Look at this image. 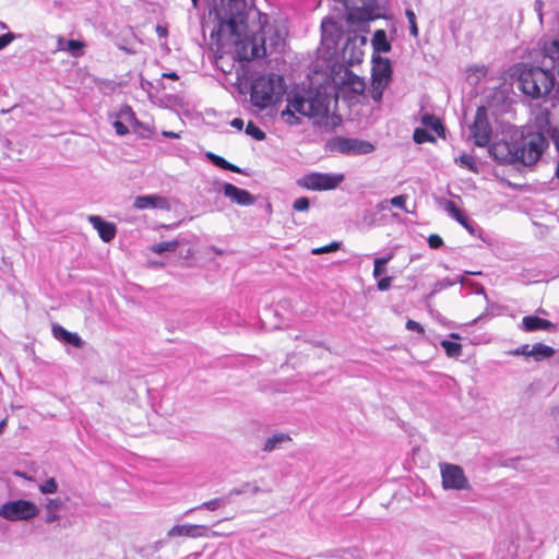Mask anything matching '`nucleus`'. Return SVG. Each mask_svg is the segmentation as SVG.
<instances>
[{
	"instance_id": "nucleus-47",
	"label": "nucleus",
	"mask_w": 559,
	"mask_h": 559,
	"mask_svg": "<svg viewBox=\"0 0 559 559\" xmlns=\"http://www.w3.org/2000/svg\"><path fill=\"white\" fill-rule=\"evenodd\" d=\"M406 329L408 331H415L420 334H423L425 331L421 324L411 319L406 321Z\"/></svg>"
},
{
	"instance_id": "nucleus-50",
	"label": "nucleus",
	"mask_w": 559,
	"mask_h": 559,
	"mask_svg": "<svg viewBox=\"0 0 559 559\" xmlns=\"http://www.w3.org/2000/svg\"><path fill=\"white\" fill-rule=\"evenodd\" d=\"M247 486H248V485L243 486V487H242V488H240V489H231V490H230V491L225 496V497H227V498H228V502L230 501L231 496H234V495H241V493L246 492V487H247Z\"/></svg>"
},
{
	"instance_id": "nucleus-26",
	"label": "nucleus",
	"mask_w": 559,
	"mask_h": 559,
	"mask_svg": "<svg viewBox=\"0 0 559 559\" xmlns=\"http://www.w3.org/2000/svg\"><path fill=\"white\" fill-rule=\"evenodd\" d=\"M487 75V68L481 66H474L467 70V81L471 84H478Z\"/></svg>"
},
{
	"instance_id": "nucleus-16",
	"label": "nucleus",
	"mask_w": 559,
	"mask_h": 559,
	"mask_svg": "<svg viewBox=\"0 0 559 559\" xmlns=\"http://www.w3.org/2000/svg\"><path fill=\"white\" fill-rule=\"evenodd\" d=\"M520 329L524 332L551 331L556 329V325L546 319L535 316H526L522 319Z\"/></svg>"
},
{
	"instance_id": "nucleus-13",
	"label": "nucleus",
	"mask_w": 559,
	"mask_h": 559,
	"mask_svg": "<svg viewBox=\"0 0 559 559\" xmlns=\"http://www.w3.org/2000/svg\"><path fill=\"white\" fill-rule=\"evenodd\" d=\"M222 191L227 199L238 205L248 206L253 204L255 200L249 191L229 182H223Z\"/></svg>"
},
{
	"instance_id": "nucleus-17",
	"label": "nucleus",
	"mask_w": 559,
	"mask_h": 559,
	"mask_svg": "<svg viewBox=\"0 0 559 559\" xmlns=\"http://www.w3.org/2000/svg\"><path fill=\"white\" fill-rule=\"evenodd\" d=\"M52 335L56 340L70 344L76 348H82L84 345L83 340L78 333L70 332L59 324L52 325Z\"/></svg>"
},
{
	"instance_id": "nucleus-8",
	"label": "nucleus",
	"mask_w": 559,
	"mask_h": 559,
	"mask_svg": "<svg viewBox=\"0 0 559 559\" xmlns=\"http://www.w3.org/2000/svg\"><path fill=\"white\" fill-rule=\"evenodd\" d=\"M489 154L500 163H516L518 153L515 150V131L503 134V138L495 141L489 146Z\"/></svg>"
},
{
	"instance_id": "nucleus-55",
	"label": "nucleus",
	"mask_w": 559,
	"mask_h": 559,
	"mask_svg": "<svg viewBox=\"0 0 559 559\" xmlns=\"http://www.w3.org/2000/svg\"><path fill=\"white\" fill-rule=\"evenodd\" d=\"M163 76L171 80L178 79V74L176 72L164 73Z\"/></svg>"
},
{
	"instance_id": "nucleus-30",
	"label": "nucleus",
	"mask_w": 559,
	"mask_h": 559,
	"mask_svg": "<svg viewBox=\"0 0 559 559\" xmlns=\"http://www.w3.org/2000/svg\"><path fill=\"white\" fill-rule=\"evenodd\" d=\"M421 122L426 128L433 130L438 135L443 132V127L440 120L433 115H425L421 118Z\"/></svg>"
},
{
	"instance_id": "nucleus-2",
	"label": "nucleus",
	"mask_w": 559,
	"mask_h": 559,
	"mask_svg": "<svg viewBox=\"0 0 559 559\" xmlns=\"http://www.w3.org/2000/svg\"><path fill=\"white\" fill-rule=\"evenodd\" d=\"M551 68L549 58H546L544 50L543 67L523 66L519 73L520 90L532 98L546 96L554 87L555 76L549 70Z\"/></svg>"
},
{
	"instance_id": "nucleus-61",
	"label": "nucleus",
	"mask_w": 559,
	"mask_h": 559,
	"mask_svg": "<svg viewBox=\"0 0 559 559\" xmlns=\"http://www.w3.org/2000/svg\"><path fill=\"white\" fill-rule=\"evenodd\" d=\"M192 2H193V4H194V7H195V5H197V3H198V0H192Z\"/></svg>"
},
{
	"instance_id": "nucleus-7",
	"label": "nucleus",
	"mask_w": 559,
	"mask_h": 559,
	"mask_svg": "<svg viewBox=\"0 0 559 559\" xmlns=\"http://www.w3.org/2000/svg\"><path fill=\"white\" fill-rule=\"evenodd\" d=\"M372 90L371 97L380 102L384 90L389 85L392 76V69L389 59L380 56L372 57Z\"/></svg>"
},
{
	"instance_id": "nucleus-57",
	"label": "nucleus",
	"mask_w": 559,
	"mask_h": 559,
	"mask_svg": "<svg viewBox=\"0 0 559 559\" xmlns=\"http://www.w3.org/2000/svg\"><path fill=\"white\" fill-rule=\"evenodd\" d=\"M450 337L453 338V340H460L461 338V336L457 333H451Z\"/></svg>"
},
{
	"instance_id": "nucleus-3",
	"label": "nucleus",
	"mask_w": 559,
	"mask_h": 559,
	"mask_svg": "<svg viewBox=\"0 0 559 559\" xmlns=\"http://www.w3.org/2000/svg\"><path fill=\"white\" fill-rule=\"evenodd\" d=\"M284 93L285 85L281 75H261L251 85V103L253 106L264 109L275 104Z\"/></svg>"
},
{
	"instance_id": "nucleus-21",
	"label": "nucleus",
	"mask_w": 559,
	"mask_h": 559,
	"mask_svg": "<svg viewBox=\"0 0 559 559\" xmlns=\"http://www.w3.org/2000/svg\"><path fill=\"white\" fill-rule=\"evenodd\" d=\"M555 355V349L546 344L536 343L530 349V357L534 360L540 361L546 358H550Z\"/></svg>"
},
{
	"instance_id": "nucleus-42",
	"label": "nucleus",
	"mask_w": 559,
	"mask_h": 559,
	"mask_svg": "<svg viewBox=\"0 0 559 559\" xmlns=\"http://www.w3.org/2000/svg\"><path fill=\"white\" fill-rule=\"evenodd\" d=\"M16 35L13 33H7L0 36V50L4 49L9 46L14 39Z\"/></svg>"
},
{
	"instance_id": "nucleus-56",
	"label": "nucleus",
	"mask_w": 559,
	"mask_h": 559,
	"mask_svg": "<svg viewBox=\"0 0 559 559\" xmlns=\"http://www.w3.org/2000/svg\"><path fill=\"white\" fill-rule=\"evenodd\" d=\"M465 217H466V216H465V215L462 213V211H461V212H460L459 214H456L453 218H454L457 223L463 224V222H462V221H463Z\"/></svg>"
},
{
	"instance_id": "nucleus-4",
	"label": "nucleus",
	"mask_w": 559,
	"mask_h": 559,
	"mask_svg": "<svg viewBox=\"0 0 559 559\" xmlns=\"http://www.w3.org/2000/svg\"><path fill=\"white\" fill-rule=\"evenodd\" d=\"M548 145L547 139L539 132L527 134L515 131L516 163L525 166L534 165Z\"/></svg>"
},
{
	"instance_id": "nucleus-25",
	"label": "nucleus",
	"mask_w": 559,
	"mask_h": 559,
	"mask_svg": "<svg viewBox=\"0 0 559 559\" xmlns=\"http://www.w3.org/2000/svg\"><path fill=\"white\" fill-rule=\"evenodd\" d=\"M227 503H228V498L227 497L215 498V499L205 501V502L201 503L200 506H198L195 508H192V509L188 510L186 512V514H189V513H191V512H193L195 510L215 511V510H217L219 508L225 507Z\"/></svg>"
},
{
	"instance_id": "nucleus-14",
	"label": "nucleus",
	"mask_w": 559,
	"mask_h": 559,
	"mask_svg": "<svg viewBox=\"0 0 559 559\" xmlns=\"http://www.w3.org/2000/svg\"><path fill=\"white\" fill-rule=\"evenodd\" d=\"M133 207L136 210L158 209L164 211L170 210L169 201L158 194L139 195L133 201Z\"/></svg>"
},
{
	"instance_id": "nucleus-53",
	"label": "nucleus",
	"mask_w": 559,
	"mask_h": 559,
	"mask_svg": "<svg viewBox=\"0 0 559 559\" xmlns=\"http://www.w3.org/2000/svg\"><path fill=\"white\" fill-rule=\"evenodd\" d=\"M162 134L164 136L170 138V139H179L180 138L179 133H176V132H173V131H163Z\"/></svg>"
},
{
	"instance_id": "nucleus-40",
	"label": "nucleus",
	"mask_w": 559,
	"mask_h": 559,
	"mask_svg": "<svg viewBox=\"0 0 559 559\" xmlns=\"http://www.w3.org/2000/svg\"><path fill=\"white\" fill-rule=\"evenodd\" d=\"M309 199L306 197L298 198L293 203V209L297 212H306L309 209Z\"/></svg>"
},
{
	"instance_id": "nucleus-10",
	"label": "nucleus",
	"mask_w": 559,
	"mask_h": 559,
	"mask_svg": "<svg viewBox=\"0 0 559 559\" xmlns=\"http://www.w3.org/2000/svg\"><path fill=\"white\" fill-rule=\"evenodd\" d=\"M332 150L344 155L355 156L369 154L374 146L368 141L340 136L333 140Z\"/></svg>"
},
{
	"instance_id": "nucleus-12",
	"label": "nucleus",
	"mask_w": 559,
	"mask_h": 559,
	"mask_svg": "<svg viewBox=\"0 0 559 559\" xmlns=\"http://www.w3.org/2000/svg\"><path fill=\"white\" fill-rule=\"evenodd\" d=\"M190 537V538H200V537H216V536H225V534H221L215 531H211L206 525H198V524H182L175 525L167 532V537Z\"/></svg>"
},
{
	"instance_id": "nucleus-5",
	"label": "nucleus",
	"mask_w": 559,
	"mask_h": 559,
	"mask_svg": "<svg viewBox=\"0 0 559 559\" xmlns=\"http://www.w3.org/2000/svg\"><path fill=\"white\" fill-rule=\"evenodd\" d=\"M345 179L343 174L311 171L298 178V187L311 191H329L336 189Z\"/></svg>"
},
{
	"instance_id": "nucleus-49",
	"label": "nucleus",
	"mask_w": 559,
	"mask_h": 559,
	"mask_svg": "<svg viewBox=\"0 0 559 559\" xmlns=\"http://www.w3.org/2000/svg\"><path fill=\"white\" fill-rule=\"evenodd\" d=\"M463 224H461L466 230H468L471 234H475V227L472 222L468 221L467 217H465L463 221Z\"/></svg>"
},
{
	"instance_id": "nucleus-54",
	"label": "nucleus",
	"mask_w": 559,
	"mask_h": 559,
	"mask_svg": "<svg viewBox=\"0 0 559 559\" xmlns=\"http://www.w3.org/2000/svg\"><path fill=\"white\" fill-rule=\"evenodd\" d=\"M156 32L159 37H165L167 35V29L163 26H157Z\"/></svg>"
},
{
	"instance_id": "nucleus-32",
	"label": "nucleus",
	"mask_w": 559,
	"mask_h": 559,
	"mask_svg": "<svg viewBox=\"0 0 559 559\" xmlns=\"http://www.w3.org/2000/svg\"><path fill=\"white\" fill-rule=\"evenodd\" d=\"M38 490H39L43 495H51V493L57 492V490H58V484H57V480H56L53 477H49V478H47L45 481H43V483L38 486Z\"/></svg>"
},
{
	"instance_id": "nucleus-46",
	"label": "nucleus",
	"mask_w": 559,
	"mask_h": 559,
	"mask_svg": "<svg viewBox=\"0 0 559 559\" xmlns=\"http://www.w3.org/2000/svg\"><path fill=\"white\" fill-rule=\"evenodd\" d=\"M391 284H392V277L386 276V277H382L378 281L377 287L380 292H385L391 287Z\"/></svg>"
},
{
	"instance_id": "nucleus-60",
	"label": "nucleus",
	"mask_w": 559,
	"mask_h": 559,
	"mask_svg": "<svg viewBox=\"0 0 559 559\" xmlns=\"http://www.w3.org/2000/svg\"><path fill=\"white\" fill-rule=\"evenodd\" d=\"M556 440H557V447L559 449V437H557Z\"/></svg>"
},
{
	"instance_id": "nucleus-51",
	"label": "nucleus",
	"mask_w": 559,
	"mask_h": 559,
	"mask_svg": "<svg viewBox=\"0 0 559 559\" xmlns=\"http://www.w3.org/2000/svg\"><path fill=\"white\" fill-rule=\"evenodd\" d=\"M390 206H391V203L389 202V200H383L377 204V209L379 211H388V210H390Z\"/></svg>"
},
{
	"instance_id": "nucleus-36",
	"label": "nucleus",
	"mask_w": 559,
	"mask_h": 559,
	"mask_svg": "<svg viewBox=\"0 0 559 559\" xmlns=\"http://www.w3.org/2000/svg\"><path fill=\"white\" fill-rule=\"evenodd\" d=\"M348 83L352 85L353 91L361 93L365 90V82L353 73L347 72Z\"/></svg>"
},
{
	"instance_id": "nucleus-41",
	"label": "nucleus",
	"mask_w": 559,
	"mask_h": 559,
	"mask_svg": "<svg viewBox=\"0 0 559 559\" xmlns=\"http://www.w3.org/2000/svg\"><path fill=\"white\" fill-rule=\"evenodd\" d=\"M348 9H360L368 5L372 0H341Z\"/></svg>"
},
{
	"instance_id": "nucleus-58",
	"label": "nucleus",
	"mask_w": 559,
	"mask_h": 559,
	"mask_svg": "<svg viewBox=\"0 0 559 559\" xmlns=\"http://www.w3.org/2000/svg\"><path fill=\"white\" fill-rule=\"evenodd\" d=\"M8 25L3 22H0V29H7Z\"/></svg>"
},
{
	"instance_id": "nucleus-39",
	"label": "nucleus",
	"mask_w": 559,
	"mask_h": 559,
	"mask_svg": "<svg viewBox=\"0 0 559 559\" xmlns=\"http://www.w3.org/2000/svg\"><path fill=\"white\" fill-rule=\"evenodd\" d=\"M338 248H340V242L333 241V242H331L328 246H323V247H319V248H313L311 250V253L318 255V254H323V253L336 251Z\"/></svg>"
},
{
	"instance_id": "nucleus-28",
	"label": "nucleus",
	"mask_w": 559,
	"mask_h": 559,
	"mask_svg": "<svg viewBox=\"0 0 559 559\" xmlns=\"http://www.w3.org/2000/svg\"><path fill=\"white\" fill-rule=\"evenodd\" d=\"M393 253L390 252L385 257L376 258L373 261L374 267L372 275L374 278H379L385 272V265L392 260Z\"/></svg>"
},
{
	"instance_id": "nucleus-48",
	"label": "nucleus",
	"mask_w": 559,
	"mask_h": 559,
	"mask_svg": "<svg viewBox=\"0 0 559 559\" xmlns=\"http://www.w3.org/2000/svg\"><path fill=\"white\" fill-rule=\"evenodd\" d=\"M114 128L119 135H124L129 132V129L121 121H115Z\"/></svg>"
},
{
	"instance_id": "nucleus-18",
	"label": "nucleus",
	"mask_w": 559,
	"mask_h": 559,
	"mask_svg": "<svg viewBox=\"0 0 559 559\" xmlns=\"http://www.w3.org/2000/svg\"><path fill=\"white\" fill-rule=\"evenodd\" d=\"M321 29L322 40L328 46H330V44L335 45L338 41L341 33L335 22L329 19L323 20L321 23Z\"/></svg>"
},
{
	"instance_id": "nucleus-59",
	"label": "nucleus",
	"mask_w": 559,
	"mask_h": 559,
	"mask_svg": "<svg viewBox=\"0 0 559 559\" xmlns=\"http://www.w3.org/2000/svg\"><path fill=\"white\" fill-rule=\"evenodd\" d=\"M252 491H253L254 493H255V492H258V491H259V487H257V486H255V487H253Z\"/></svg>"
},
{
	"instance_id": "nucleus-22",
	"label": "nucleus",
	"mask_w": 559,
	"mask_h": 559,
	"mask_svg": "<svg viewBox=\"0 0 559 559\" xmlns=\"http://www.w3.org/2000/svg\"><path fill=\"white\" fill-rule=\"evenodd\" d=\"M83 46H84L83 43L80 40H75V39L64 40L62 38H59L57 48L59 50L68 51L74 57H78V56L82 55Z\"/></svg>"
},
{
	"instance_id": "nucleus-43",
	"label": "nucleus",
	"mask_w": 559,
	"mask_h": 559,
	"mask_svg": "<svg viewBox=\"0 0 559 559\" xmlns=\"http://www.w3.org/2000/svg\"><path fill=\"white\" fill-rule=\"evenodd\" d=\"M444 211L451 216L454 217L456 214L461 212V210L455 205L453 201H445Z\"/></svg>"
},
{
	"instance_id": "nucleus-6",
	"label": "nucleus",
	"mask_w": 559,
	"mask_h": 559,
	"mask_svg": "<svg viewBox=\"0 0 559 559\" xmlns=\"http://www.w3.org/2000/svg\"><path fill=\"white\" fill-rule=\"evenodd\" d=\"M38 513L36 503L24 499L8 501L0 507V518L11 522L29 521Z\"/></svg>"
},
{
	"instance_id": "nucleus-45",
	"label": "nucleus",
	"mask_w": 559,
	"mask_h": 559,
	"mask_svg": "<svg viewBox=\"0 0 559 559\" xmlns=\"http://www.w3.org/2000/svg\"><path fill=\"white\" fill-rule=\"evenodd\" d=\"M530 345L525 344V345H522L515 349H512L510 352V355H513V356H526V357H530Z\"/></svg>"
},
{
	"instance_id": "nucleus-44",
	"label": "nucleus",
	"mask_w": 559,
	"mask_h": 559,
	"mask_svg": "<svg viewBox=\"0 0 559 559\" xmlns=\"http://www.w3.org/2000/svg\"><path fill=\"white\" fill-rule=\"evenodd\" d=\"M428 245L432 249H438L443 245V240L439 235H430L428 238Z\"/></svg>"
},
{
	"instance_id": "nucleus-37",
	"label": "nucleus",
	"mask_w": 559,
	"mask_h": 559,
	"mask_svg": "<svg viewBox=\"0 0 559 559\" xmlns=\"http://www.w3.org/2000/svg\"><path fill=\"white\" fill-rule=\"evenodd\" d=\"M405 14H406V17H407L408 23H409V33H411V35L414 36V37H417L418 36V27H417L416 15H415L414 11L407 9Z\"/></svg>"
},
{
	"instance_id": "nucleus-33",
	"label": "nucleus",
	"mask_w": 559,
	"mask_h": 559,
	"mask_svg": "<svg viewBox=\"0 0 559 559\" xmlns=\"http://www.w3.org/2000/svg\"><path fill=\"white\" fill-rule=\"evenodd\" d=\"M246 133L258 141L265 139V133L253 122H249L246 127Z\"/></svg>"
},
{
	"instance_id": "nucleus-52",
	"label": "nucleus",
	"mask_w": 559,
	"mask_h": 559,
	"mask_svg": "<svg viewBox=\"0 0 559 559\" xmlns=\"http://www.w3.org/2000/svg\"><path fill=\"white\" fill-rule=\"evenodd\" d=\"M230 126L238 130H241L243 128V120L240 118H235L231 120Z\"/></svg>"
},
{
	"instance_id": "nucleus-29",
	"label": "nucleus",
	"mask_w": 559,
	"mask_h": 559,
	"mask_svg": "<svg viewBox=\"0 0 559 559\" xmlns=\"http://www.w3.org/2000/svg\"><path fill=\"white\" fill-rule=\"evenodd\" d=\"M440 345L449 357H459L462 354V345L456 342L443 340Z\"/></svg>"
},
{
	"instance_id": "nucleus-35",
	"label": "nucleus",
	"mask_w": 559,
	"mask_h": 559,
	"mask_svg": "<svg viewBox=\"0 0 559 559\" xmlns=\"http://www.w3.org/2000/svg\"><path fill=\"white\" fill-rule=\"evenodd\" d=\"M407 200H408V195L401 194V195H396L392 199H389V202L391 203V206L397 207V209L408 213L409 211L406 207Z\"/></svg>"
},
{
	"instance_id": "nucleus-15",
	"label": "nucleus",
	"mask_w": 559,
	"mask_h": 559,
	"mask_svg": "<svg viewBox=\"0 0 559 559\" xmlns=\"http://www.w3.org/2000/svg\"><path fill=\"white\" fill-rule=\"evenodd\" d=\"M88 222L97 230L103 241L109 242L115 238L117 229L112 223L106 222L97 215H90Z\"/></svg>"
},
{
	"instance_id": "nucleus-34",
	"label": "nucleus",
	"mask_w": 559,
	"mask_h": 559,
	"mask_svg": "<svg viewBox=\"0 0 559 559\" xmlns=\"http://www.w3.org/2000/svg\"><path fill=\"white\" fill-rule=\"evenodd\" d=\"M455 163L457 165H460L461 167H465V168H467L469 170H474L475 169V159L469 154H462L461 156H459L455 159Z\"/></svg>"
},
{
	"instance_id": "nucleus-23",
	"label": "nucleus",
	"mask_w": 559,
	"mask_h": 559,
	"mask_svg": "<svg viewBox=\"0 0 559 559\" xmlns=\"http://www.w3.org/2000/svg\"><path fill=\"white\" fill-rule=\"evenodd\" d=\"M546 58H549L551 69L557 70L559 75V40H552L544 46Z\"/></svg>"
},
{
	"instance_id": "nucleus-19",
	"label": "nucleus",
	"mask_w": 559,
	"mask_h": 559,
	"mask_svg": "<svg viewBox=\"0 0 559 559\" xmlns=\"http://www.w3.org/2000/svg\"><path fill=\"white\" fill-rule=\"evenodd\" d=\"M63 502L59 498L48 499L45 503L46 518L45 522L50 524L60 519L59 511L62 509Z\"/></svg>"
},
{
	"instance_id": "nucleus-31",
	"label": "nucleus",
	"mask_w": 559,
	"mask_h": 559,
	"mask_svg": "<svg viewBox=\"0 0 559 559\" xmlns=\"http://www.w3.org/2000/svg\"><path fill=\"white\" fill-rule=\"evenodd\" d=\"M179 242L177 240L171 241H163L159 243H155L151 247V250L157 254L164 252H173L178 248Z\"/></svg>"
},
{
	"instance_id": "nucleus-27",
	"label": "nucleus",
	"mask_w": 559,
	"mask_h": 559,
	"mask_svg": "<svg viewBox=\"0 0 559 559\" xmlns=\"http://www.w3.org/2000/svg\"><path fill=\"white\" fill-rule=\"evenodd\" d=\"M206 156L214 165H216L217 167H221L222 169L230 170L234 173L241 171L239 167L230 164L229 162H227L226 159H224L223 157H221L214 153H207Z\"/></svg>"
},
{
	"instance_id": "nucleus-38",
	"label": "nucleus",
	"mask_w": 559,
	"mask_h": 559,
	"mask_svg": "<svg viewBox=\"0 0 559 559\" xmlns=\"http://www.w3.org/2000/svg\"><path fill=\"white\" fill-rule=\"evenodd\" d=\"M414 141L418 144L429 142L433 140V136H431L426 130L424 129H416L414 131Z\"/></svg>"
},
{
	"instance_id": "nucleus-11",
	"label": "nucleus",
	"mask_w": 559,
	"mask_h": 559,
	"mask_svg": "<svg viewBox=\"0 0 559 559\" xmlns=\"http://www.w3.org/2000/svg\"><path fill=\"white\" fill-rule=\"evenodd\" d=\"M471 132L474 139V143L477 146H486L489 144L491 127L488 121L487 109L484 106L478 107L474 123L471 127Z\"/></svg>"
},
{
	"instance_id": "nucleus-1",
	"label": "nucleus",
	"mask_w": 559,
	"mask_h": 559,
	"mask_svg": "<svg viewBox=\"0 0 559 559\" xmlns=\"http://www.w3.org/2000/svg\"><path fill=\"white\" fill-rule=\"evenodd\" d=\"M329 112V98L320 92H292L281 118L289 126L299 123L297 114L309 118H323Z\"/></svg>"
},
{
	"instance_id": "nucleus-9",
	"label": "nucleus",
	"mask_w": 559,
	"mask_h": 559,
	"mask_svg": "<svg viewBox=\"0 0 559 559\" xmlns=\"http://www.w3.org/2000/svg\"><path fill=\"white\" fill-rule=\"evenodd\" d=\"M442 487L445 490H465L469 483L461 466L454 464H440Z\"/></svg>"
},
{
	"instance_id": "nucleus-20",
	"label": "nucleus",
	"mask_w": 559,
	"mask_h": 559,
	"mask_svg": "<svg viewBox=\"0 0 559 559\" xmlns=\"http://www.w3.org/2000/svg\"><path fill=\"white\" fill-rule=\"evenodd\" d=\"M290 440L292 439L287 433H275L265 440L262 449L265 452H272L282 448L283 444L288 443Z\"/></svg>"
},
{
	"instance_id": "nucleus-24",
	"label": "nucleus",
	"mask_w": 559,
	"mask_h": 559,
	"mask_svg": "<svg viewBox=\"0 0 559 559\" xmlns=\"http://www.w3.org/2000/svg\"><path fill=\"white\" fill-rule=\"evenodd\" d=\"M372 47L376 52H389L391 50V44L386 39L384 31H377L372 37Z\"/></svg>"
}]
</instances>
